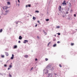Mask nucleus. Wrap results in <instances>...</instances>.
Returning a JSON list of instances; mask_svg holds the SVG:
<instances>
[{
  "label": "nucleus",
  "instance_id": "36",
  "mask_svg": "<svg viewBox=\"0 0 77 77\" xmlns=\"http://www.w3.org/2000/svg\"><path fill=\"white\" fill-rule=\"evenodd\" d=\"M38 26V25L37 24H36L35 26V27H37V26Z\"/></svg>",
  "mask_w": 77,
  "mask_h": 77
},
{
  "label": "nucleus",
  "instance_id": "15",
  "mask_svg": "<svg viewBox=\"0 0 77 77\" xmlns=\"http://www.w3.org/2000/svg\"><path fill=\"white\" fill-rule=\"evenodd\" d=\"M3 31V30H2V29H1L0 30V32L1 33V32H2Z\"/></svg>",
  "mask_w": 77,
  "mask_h": 77
},
{
  "label": "nucleus",
  "instance_id": "7",
  "mask_svg": "<svg viewBox=\"0 0 77 77\" xmlns=\"http://www.w3.org/2000/svg\"><path fill=\"white\" fill-rule=\"evenodd\" d=\"M57 46V45L56 44H55L53 45V47H56Z\"/></svg>",
  "mask_w": 77,
  "mask_h": 77
},
{
  "label": "nucleus",
  "instance_id": "22",
  "mask_svg": "<svg viewBox=\"0 0 77 77\" xmlns=\"http://www.w3.org/2000/svg\"><path fill=\"white\" fill-rule=\"evenodd\" d=\"M57 43H58V44H59V43H60V41H58V42H57Z\"/></svg>",
  "mask_w": 77,
  "mask_h": 77
},
{
  "label": "nucleus",
  "instance_id": "6",
  "mask_svg": "<svg viewBox=\"0 0 77 77\" xmlns=\"http://www.w3.org/2000/svg\"><path fill=\"white\" fill-rule=\"evenodd\" d=\"M19 39L20 40L22 39V37H21V36H20L19 37Z\"/></svg>",
  "mask_w": 77,
  "mask_h": 77
},
{
  "label": "nucleus",
  "instance_id": "14",
  "mask_svg": "<svg viewBox=\"0 0 77 77\" xmlns=\"http://www.w3.org/2000/svg\"><path fill=\"white\" fill-rule=\"evenodd\" d=\"M14 48H17V45H15Z\"/></svg>",
  "mask_w": 77,
  "mask_h": 77
},
{
  "label": "nucleus",
  "instance_id": "11",
  "mask_svg": "<svg viewBox=\"0 0 77 77\" xmlns=\"http://www.w3.org/2000/svg\"><path fill=\"white\" fill-rule=\"evenodd\" d=\"M54 69V67H52L51 68V70H53Z\"/></svg>",
  "mask_w": 77,
  "mask_h": 77
},
{
  "label": "nucleus",
  "instance_id": "31",
  "mask_svg": "<svg viewBox=\"0 0 77 77\" xmlns=\"http://www.w3.org/2000/svg\"><path fill=\"white\" fill-rule=\"evenodd\" d=\"M18 43H21V41H19L18 42Z\"/></svg>",
  "mask_w": 77,
  "mask_h": 77
},
{
  "label": "nucleus",
  "instance_id": "3",
  "mask_svg": "<svg viewBox=\"0 0 77 77\" xmlns=\"http://www.w3.org/2000/svg\"><path fill=\"white\" fill-rule=\"evenodd\" d=\"M31 6V5H30V4H29V5H26V8H27V7H30Z\"/></svg>",
  "mask_w": 77,
  "mask_h": 77
},
{
  "label": "nucleus",
  "instance_id": "29",
  "mask_svg": "<svg viewBox=\"0 0 77 77\" xmlns=\"http://www.w3.org/2000/svg\"><path fill=\"white\" fill-rule=\"evenodd\" d=\"M8 7H5V9H8Z\"/></svg>",
  "mask_w": 77,
  "mask_h": 77
},
{
  "label": "nucleus",
  "instance_id": "10",
  "mask_svg": "<svg viewBox=\"0 0 77 77\" xmlns=\"http://www.w3.org/2000/svg\"><path fill=\"white\" fill-rule=\"evenodd\" d=\"M24 41L25 42H24V43L25 44H26V42H28V40H25Z\"/></svg>",
  "mask_w": 77,
  "mask_h": 77
},
{
  "label": "nucleus",
  "instance_id": "33",
  "mask_svg": "<svg viewBox=\"0 0 77 77\" xmlns=\"http://www.w3.org/2000/svg\"><path fill=\"white\" fill-rule=\"evenodd\" d=\"M74 17H76V14H74Z\"/></svg>",
  "mask_w": 77,
  "mask_h": 77
},
{
  "label": "nucleus",
  "instance_id": "4",
  "mask_svg": "<svg viewBox=\"0 0 77 77\" xmlns=\"http://www.w3.org/2000/svg\"><path fill=\"white\" fill-rule=\"evenodd\" d=\"M24 57H25L26 58H27V57H29V56H28V55H25L24 56Z\"/></svg>",
  "mask_w": 77,
  "mask_h": 77
},
{
  "label": "nucleus",
  "instance_id": "8",
  "mask_svg": "<svg viewBox=\"0 0 77 77\" xmlns=\"http://www.w3.org/2000/svg\"><path fill=\"white\" fill-rule=\"evenodd\" d=\"M5 54L7 56H9V54H8L7 52L5 53Z\"/></svg>",
  "mask_w": 77,
  "mask_h": 77
},
{
  "label": "nucleus",
  "instance_id": "5",
  "mask_svg": "<svg viewBox=\"0 0 77 77\" xmlns=\"http://www.w3.org/2000/svg\"><path fill=\"white\" fill-rule=\"evenodd\" d=\"M14 54H12V57H11V59H14Z\"/></svg>",
  "mask_w": 77,
  "mask_h": 77
},
{
  "label": "nucleus",
  "instance_id": "24",
  "mask_svg": "<svg viewBox=\"0 0 77 77\" xmlns=\"http://www.w3.org/2000/svg\"><path fill=\"white\" fill-rule=\"evenodd\" d=\"M37 22L39 23V24H41V23H40L39 21H38Z\"/></svg>",
  "mask_w": 77,
  "mask_h": 77
},
{
  "label": "nucleus",
  "instance_id": "39",
  "mask_svg": "<svg viewBox=\"0 0 77 77\" xmlns=\"http://www.w3.org/2000/svg\"><path fill=\"white\" fill-rule=\"evenodd\" d=\"M44 33H45V35H47V33H46L45 32Z\"/></svg>",
  "mask_w": 77,
  "mask_h": 77
},
{
  "label": "nucleus",
  "instance_id": "37",
  "mask_svg": "<svg viewBox=\"0 0 77 77\" xmlns=\"http://www.w3.org/2000/svg\"><path fill=\"white\" fill-rule=\"evenodd\" d=\"M10 69V68H8V70H9Z\"/></svg>",
  "mask_w": 77,
  "mask_h": 77
},
{
  "label": "nucleus",
  "instance_id": "19",
  "mask_svg": "<svg viewBox=\"0 0 77 77\" xmlns=\"http://www.w3.org/2000/svg\"><path fill=\"white\" fill-rule=\"evenodd\" d=\"M9 76L11 77H12V75H11L10 74V73H9Z\"/></svg>",
  "mask_w": 77,
  "mask_h": 77
},
{
  "label": "nucleus",
  "instance_id": "9",
  "mask_svg": "<svg viewBox=\"0 0 77 77\" xmlns=\"http://www.w3.org/2000/svg\"><path fill=\"white\" fill-rule=\"evenodd\" d=\"M33 20H36V18L35 17H33V18H32Z\"/></svg>",
  "mask_w": 77,
  "mask_h": 77
},
{
  "label": "nucleus",
  "instance_id": "2",
  "mask_svg": "<svg viewBox=\"0 0 77 77\" xmlns=\"http://www.w3.org/2000/svg\"><path fill=\"white\" fill-rule=\"evenodd\" d=\"M66 1H64V2L62 3L63 5H66Z\"/></svg>",
  "mask_w": 77,
  "mask_h": 77
},
{
  "label": "nucleus",
  "instance_id": "28",
  "mask_svg": "<svg viewBox=\"0 0 77 77\" xmlns=\"http://www.w3.org/2000/svg\"><path fill=\"white\" fill-rule=\"evenodd\" d=\"M45 60H46V61H47V60H48V58H46L45 59Z\"/></svg>",
  "mask_w": 77,
  "mask_h": 77
},
{
  "label": "nucleus",
  "instance_id": "41",
  "mask_svg": "<svg viewBox=\"0 0 77 77\" xmlns=\"http://www.w3.org/2000/svg\"><path fill=\"white\" fill-rule=\"evenodd\" d=\"M17 24H18V23H17Z\"/></svg>",
  "mask_w": 77,
  "mask_h": 77
},
{
  "label": "nucleus",
  "instance_id": "23",
  "mask_svg": "<svg viewBox=\"0 0 77 77\" xmlns=\"http://www.w3.org/2000/svg\"><path fill=\"white\" fill-rule=\"evenodd\" d=\"M33 68L32 67V68H31V69L30 71H31V70H33Z\"/></svg>",
  "mask_w": 77,
  "mask_h": 77
},
{
  "label": "nucleus",
  "instance_id": "13",
  "mask_svg": "<svg viewBox=\"0 0 77 77\" xmlns=\"http://www.w3.org/2000/svg\"><path fill=\"white\" fill-rule=\"evenodd\" d=\"M1 57H2L3 58V57H4L5 56H4V55H1Z\"/></svg>",
  "mask_w": 77,
  "mask_h": 77
},
{
  "label": "nucleus",
  "instance_id": "40",
  "mask_svg": "<svg viewBox=\"0 0 77 77\" xmlns=\"http://www.w3.org/2000/svg\"><path fill=\"white\" fill-rule=\"evenodd\" d=\"M30 16H32V15H30Z\"/></svg>",
  "mask_w": 77,
  "mask_h": 77
},
{
  "label": "nucleus",
  "instance_id": "30",
  "mask_svg": "<svg viewBox=\"0 0 77 77\" xmlns=\"http://www.w3.org/2000/svg\"><path fill=\"white\" fill-rule=\"evenodd\" d=\"M60 27V26H57V28H59Z\"/></svg>",
  "mask_w": 77,
  "mask_h": 77
},
{
  "label": "nucleus",
  "instance_id": "12",
  "mask_svg": "<svg viewBox=\"0 0 77 77\" xmlns=\"http://www.w3.org/2000/svg\"><path fill=\"white\" fill-rule=\"evenodd\" d=\"M74 45V43H71V45L72 46Z\"/></svg>",
  "mask_w": 77,
  "mask_h": 77
},
{
  "label": "nucleus",
  "instance_id": "16",
  "mask_svg": "<svg viewBox=\"0 0 77 77\" xmlns=\"http://www.w3.org/2000/svg\"><path fill=\"white\" fill-rule=\"evenodd\" d=\"M7 3H8V5H11V3L9 2H7Z\"/></svg>",
  "mask_w": 77,
  "mask_h": 77
},
{
  "label": "nucleus",
  "instance_id": "27",
  "mask_svg": "<svg viewBox=\"0 0 77 77\" xmlns=\"http://www.w3.org/2000/svg\"><path fill=\"white\" fill-rule=\"evenodd\" d=\"M58 35H60V33H58Z\"/></svg>",
  "mask_w": 77,
  "mask_h": 77
},
{
  "label": "nucleus",
  "instance_id": "35",
  "mask_svg": "<svg viewBox=\"0 0 77 77\" xmlns=\"http://www.w3.org/2000/svg\"><path fill=\"white\" fill-rule=\"evenodd\" d=\"M18 2L19 3H20V0H18Z\"/></svg>",
  "mask_w": 77,
  "mask_h": 77
},
{
  "label": "nucleus",
  "instance_id": "34",
  "mask_svg": "<svg viewBox=\"0 0 77 77\" xmlns=\"http://www.w3.org/2000/svg\"><path fill=\"white\" fill-rule=\"evenodd\" d=\"M35 60L36 61H37V60H38L36 58L35 59Z\"/></svg>",
  "mask_w": 77,
  "mask_h": 77
},
{
  "label": "nucleus",
  "instance_id": "32",
  "mask_svg": "<svg viewBox=\"0 0 77 77\" xmlns=\"http://www.w3.org/2000/svg\"><path fill=\"white\" fill-rule=\"evenodd\" d=\"M59 66H60V67H62V66L60 64Z\"/></svg>",
  "mask_w": 77,
  "mask_h": 77
},
{
  "label": "nucleus",
  "instance_id": "21",
  "mask_svg": "<svg viewBox=\"0 0 77 77\" xmlns=\"http://www.w3.org/2000/svg\"><path fill=\"white\" fill-rule=\"evenodd\" d=\"M4 66H5V67H6V66H7V65H6V64H5V65H4Z\"/></svg>",
  "mask_w": 77,
  "mask_h": 77
},
{
  "label": "nucleus",
  "instance_id": "18",
  "mask_svg": "<svg viewBox=\"0 0 77 77\" xmlns=\"http://www.w3.org/2000/svg\"><path fill=\"white\" fill-rule=\"evenodd\" d=\"M9 67L10 68H12V65H10Z\"/></svg>",
  "mask_w": 77,
  "mask_h": 77
},
{
  "label": "nucleus",
  "instance_id": "26",
  "mask_svg": "<svg viewBox=\"0 0 77 77\" xmlns=\"http://www.w3.org/2000/svg\"><path fill=\"white\" fill-rule=\"evenodd\" d=\"M50 43H51V42H49L48 44V45H49L50 44Z\"/></svg>",
  "mask_w": 77,
  "mask_h": 77
},
{
  "label": "nucleus",
  "instance_id": "42",
  "mask_svg": "<svg viewBox=\"0 0 77 77\" xmlns=\"http://www.w3.org/2000/svg\"><path fill=\"white\" fill-rule=\"evenodd\" d=\"M11 64H12V63H11Z\"/></svg>",
  "mask_w": 77,
  "mask_h": 77
},
{
  "label": "nucleus",
  "instance_id": "25",
  "mask_svg": "<svg viewBox=\"0 0 77 77\" xmlns=\"http://www.w3.org/2000/svg\"><path fill=\"white\" fill-rule=\"evenodd\" d=\"M35 12H37V13H38L39 12V11H35Z\"/></svg>",
  "mask_w": 77,
  "mask_h": 77
},
{
  "label": "nucleus",
  "instance_id": "1",
  "mask_svg": "<svg viewBox=\"0 0 77 77\" xmlns=\"http://www.w3.org/2000/svg\"><path fill=\"white\" fill-rule=\"evenodd\" d=\"M59 11H61V9L62 8H61V6H60L59 8H58Z\"/></svg>",
  "mask_w": 77,
  "mask_h": 77
},
{
  "label": "nucleus",
  "instance_id": "20",
  "mask_svg": "<svg viewBox=\"0 0 77 77\" xmlns=\"http://www.w3.org/2000/svg\"><path fill=\"white\" fill-rule=\"evenodd\" d=\"M5 12H6V13H8V12H9V11H7Z\"/></svg>",
  "mask_w": 77,
  "mask_h": 77
},
{
  "label": "nucleus",
  "instance_id": "17",
  "mask_svg": "<svg viewBox=\"0 0 77 77\" xmlns=\"http://www.w3.org/2000/svg\"><path fill=\"white\" fill-rule=\"evenodd\" d=\"M45 20L46 21H49V19H46Z\"/></svg>",
  "mask_w": 77,
  "mask_h": 77
},
{
  "label": "nucleus",
  "instance_id": "38",
  "mask_svg": "<svg viewBox=\"0 0 77 77\" xmlns=\"http://www.w3.org/2000/svg\"><path fill=\"white\" fill-rule=\"evenodd\" d=\"M66 14H68V12H66Z\"/></svg>",
  "mask_w": 77,
  "mask_h": 77
}]
</instances>
